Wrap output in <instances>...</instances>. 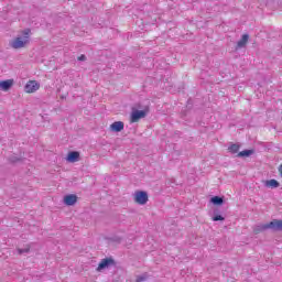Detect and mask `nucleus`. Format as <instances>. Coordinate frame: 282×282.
I'll return each instance as SVG.
<instances>
[{
  "instance_id": "nucleus-10",
  "label": "nucleus",
  "mask_w": 282,
  "mask_h": 282,
  "mask_svg": "<svg viewBox=\"0 0 282 282\" xmlns=\"http://www.w3.org/2000/svg\"><path fill=\"white\" fill-rule=\"evenodd\" d=\"M250 40V35L245 33L241 39L237 42L236 50H241L248 45V41Z\"/></svg>"
},
{
  "instance_id": "nucleus-17",
  "label": "nucleus",
  "mask_w": 282,
  "mask_h": 282,
  "mask_svg": "<svg viewBox=\"0 0 282 282\" xmlns=\"http://www.w3.org/2000/svg\"><path fill=\"white\" fill-rule=\"evenodd\" d=\"M8 162H10V164H17L18 162H21L23 160V158H19L14 154H11L10 156H8Z\"/></svg>"
},
{
  "instance_id": "nucleus-22",
  "label": "nucleus",
  "mask_w": 282,
  "mask_h": 282,
  "mask_svg": "<svg viewBox=\"0 0 282 282\" xmlns=\"http://www.w3.org/2000/svg\"><path fill=\"white\" fill-rule=\"evenodd\" d=\"M278 171H279V173H280V175L282 177V164L278 167Z\"/></svg>"
},
{
  "instance_id": "nucleus-18",
  "label": "nucleus",
  "mask_w": 282,
  "mask_h": 282,
  "mask_svg": "<svg viewBox=\"0 0 282 282\" xmlns=\"http://www.w3.org/2000/svg\"><path fill=\"white\" fill-rule=\"evenodd\" d=\"M149 274L147 272L142 273L141 275L137 276L135 282H144V281H149Z\"/></svg>"
},
{
  "instance_id": "nucleus-15",
  "label": "nucleus",
  "mask_w": 282,
  "mask_h": 282,
  "mask_svg": "<svg viewBox=\"0 0 282 282\" xmlns=\"http://www.w3.org/2000/svg\"><path fill=\"white\" fill-rule=\"evenodd\" d=\"M241 149V144L239 143H230V145L228 147V152L231 153V154H235V153H239V150Z\"/></svg>"
},
{
  "instance_id": "nucleus-23",
  "label": "nucleus",
  "mask_w": 282,
  "mask_h": 282,
  "mask_svg": "<svg viewBox=\"0 0 282 282\" xmlns=\"http://www.w3.org/2000/svg\"><path fill=\"white\" fill-rule=\"evenodd\" d=\"M137 108H138V109H142V105L138 104V105H137Z\"/></svg>"
},
{
  "instance_id": "nucleus-21",
  "label": "nucleus",
  "mask_w": 282,
  "mask_h": 282,
  "mask_svg": "<svg viewBox=\"0 0 282 282\" xmlns=\"http://www.w3.org/2000/svg\"><path fill=\"white\" fill-rule=\"evenodd\" d=\"M77 61L85 62L87 61V56L85 54H82L80 56L77 57Z\"/></svg>"
},
{
  "instance_id": "nucleus-19",
  "label": "nucleus",
  "mask_w": 282,
  "mask_h": 282,
  "mask_svg": "<svg viewBox=\"0 0 282 282\" xmlns=\"http://www.w3.org/2000/svg\"><path fill=\"white\" fill-rule=\"evenodd\" d=\"M30 252V247H25V248H18V253L19 254H28Z\"/></svg>"
},
{
  "instance_id": "nucleus-11",
  "label": "nucleus",
  "mask_w": 282,
  "mask_h": 282,
  "mask_svg": "<svg viewBox=\"0 0 282 282\" xmlns=\"http://www.w3.org/2000/svg\"><path fill=\"white\" fill-rule=\"evenodd\" d=\"M66 160L68 162H70L72 164H74V162H78V160H80V152H78V151L68 152Z\"/></svg>"
},
{
  "instance_id": "nucleus-20",
  "label": "nucleus",
  "mask_w": 282,
  "mask_h": 282,
  "mask_svg": "<svg viewBox=\"0 0 282 282\" xmlns=\"http://www.w3.org/2000/svg\"><path fill=\"white\" fill-rule=\"evenodd\" d=\"M30 32H32L30 29H26L23 31L24 40L30 41Z\"/></svg>"
},
{
  "instance_id": "nucleus-1",
  "label": "nucleus",
  "mask_w": 282,
  "mask_h": 282,
  "mask_svg": "<svg viewBox=\"0 0 282 282\" xmlns=\"http://www.w3.org/2000/svg\"><path fill=\"white\" fill-rule=\"evenodd\" d=\"M263 230H273V232H281L282 230V220L281 219H273L270 223L264 225H260L257 227V232H263Z\"/></svg>"
},
{
  "instance_id": "nucleus-3",
  "label": "nucleus",
  "mask_w": 282,
  "mask_h": 282,
  "mask_svg": "<svg viewBox=\"0 0 282 282\" xmlns=\"http://www.w3.org/2000/svg\"><path fill=\"white\" fill-rule=\"evenodd\" d=\"M134 202L139 204V206H144L149 202V193L145 191L134 192Z\"/></svg>"
},
{
  "instance_id": "nucleus-2",
  "label": "nucleus",
  "mask_w": 282,
  "mask_h": 282,
  "mask_svg": "<svg viewBox=\"0 0 282 282\" xmlns=\"http://www.w3.org/2000/svg\"><path fill=\"white\" fill-rule=\"evenodd\" d=\"M149 115V107H145L143 110H138V108L132 107V111L130 115V122H138L142 120V118H147Z\"/></svg>"
},
{
  "instance_id": "nucleus-13",
  "label": "nucleus",
  "mask_w": 282,
  "mask_h": 282,
  "mask_svg": "<svg viewBox=\"0 0 282 282\" xmlns=\"http://www.w3.org/2000/svg\"><path fill=\"white\" fill-rule=\"evenodd\" d=\"M264 186H267V188H279L281 186V183H279V181L271 178L265 181Z\"/></svg>"
},
{
  "instance_id": "nucleus-8",
  "label": "nucleus",
  "mask_w": 282,
  "mask_h": 282,
  "mask_svg": "<svg viewBox=\"0 0 282 282\" xmlns=\"http://www.w3.org/2000/svg\"><path fill=\"white\" fill-rule=\"evenodd\" d=\"M124 130V122L122 121H115L110 124V131L113 133H120V131Z\"/></svg>"
},
{
  "instance_id": "nucleus-12",
  "label": "nucleus",
  "mask_w": 282,
  "mask_h": 282,
  "mask_svg": "<svg viewBox=\"0 0 282 282\" xmlns=\"http://www.w3.org/2000/svg\"><path fill=\"white\" fill-rule=\"evenodd\" d=\"M250 155H254V149H246L237 153L236 158H250Z\"/></svg>"
},
{
  "instance_id": "nucleus-14",
  "label": "nucleus",
  "mask_w": 282,
  "mask_h": 282,
  "mask_svg": "<svg viewBox=\"0 0 282 282\" xmlns=\"http://www.w3.org/2000/svg\"><path fill=\"white\" fill-rule=\"evenodd\" d=\"M210 204L214 206H224V196H214L210 198Z\"/></svg>"
},
{
  "instance_id": "nucleus-16",
  "label": "nucleus",
  "mask_w": 282,
  "mask_h": 282,
  "mask_svg": "<svg viewBox=\"0 0 282 282\" xmlns=\"http://www.w3.org/2000/svg\"><path fill=\"white\" fill-rule=\"evenodd\" d=\"M212 219L213 221H226V217L219 214V209H214Z\"/></svg>"
},
{
  "instance_id": "nucleus-7",
  "label": "nucleus",
  "mask_w": 282,
  "mask_h": 282,
  "mask_svg": "<svg viewBox=\"0 0 282 282\" xmlns=\"http://www.w3.org/2000/svg\"><path fill=\"white\" fill-rule=\"evenodd\" d=\"M65 206H74L78 202V196L76 194H67L63 199Z\"/></svg>"
},
{
  "instance_id": "nucleus-4",
  "label": "nucleus",
  "mask_w": 282,
  "mask_h": 282,
  "mask_svg": "<svg viewBox=\"0 0 282 282\" xmlns=\"http://www.w3.org/2000/svg\"><path fill=\"white\" fill-rule=\"evenodd\" d=\"M111 265H116V260H113V258H105L99 262L96 271L102 272V270H107V268H111Z\"/></svg>"
},
{
  "instance_id": "nucleus-9",
  "label": "nucleus",
  "mask_w": 282,
  "mask_h": 282,
  "mask_svg": "<svg viewBox=\"0 0 282 282\" xmlns=\"http://www.w3.org/2000/svg\"><path fill=\"white\" fill-rule=\"evenodd\" d=\"M14 85V79H7L0 82V89L1 91H10L12 86Z\"/></svg>"
},
{
  "instance_id": "nucleus-5",
  "label": "nucleus",
  "mask_w": 282,
  "mask_h": 282,
  "mask_svg": "<svg viewBox=\"0 0 282 282\" xmlns=\"http://www.w3.org/2000/svg\"><path fill=\"white\" fill-rule=\"evenodd\" d=\"M40 88L41 84H39V82L29 80L24 86V91H26V94H34V91H39Z\"/></svg>"
},
{
  "instance_id": "nucleus-6",
  "label": "nucleus",
  "mask_w": 282,
  "mask_h": 282,
  "mask_svg": "<svg viewBox=\"0 0 282 282\" xmlns=\"http://www.w3.org/2000/svg\"><path fill=\"white\" fill-rule=\"evenodd\" d=\"M26 43H30V40H25L24 37H15L10 45L13 47V50H21L22 47H25Z\"/></svg>"
}]
</instances>
